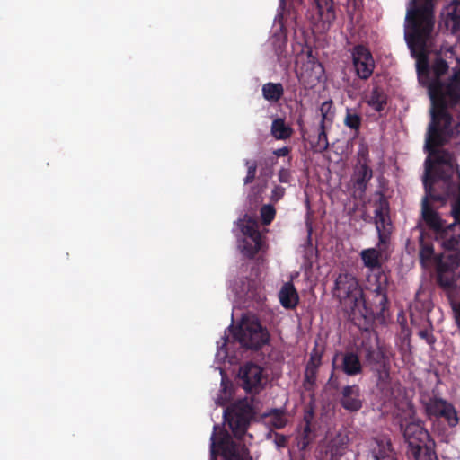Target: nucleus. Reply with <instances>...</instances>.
Returning a JSON list of instances; mask_svg holds the SVG:
<instances>
[{"label":"nucleus","instance_id":"1","mask_svg":"<svg viewBox=\"0 0 460 460\" xmlns=\"http://www.w3.org/2000/svg\"><path fill=\"white\" fill-rule=\"evenodd\" d=\"M406 22L411 32L405 34L411 54L416 58L418 80L428 88L431 100V119L438 123L451 125L453 118L448 107L460 104V67H454L452 74L446 80H430L429 56L426 51L434 27L433 0H412Z\"/></svg>","mask_w":460,"mask_h":460},{"label":"nucleus","instance_id":"2","mask_svg":"<svg viewBox=\"0 0 460 460\" xmlns=\"http://www.w3.org/2000/svg\"><path fill=\"white\" fill-rule=\"evenodd\" d=\"M451 125L430 121L426 133L424 149L429 156L425 161V192L430 194L437 180L448 181L454 174V155L446 149H440L449 141Z\"/></svg>","mask_w":460,"mask_h":460},{"label":"nucleus","instance_id":"3","mask_svg":"<svg viewBox=\"0 0 460 460\" xmlns=\"http://www.w3.org/2000/svg\"><path fill=\"white\" fill-rule=\"evenodd\" d=\"M408 449L409 458L413 460H438L435 452V441L420 420L401 425Z\"/></svg>","mask_w":460,"mask_h":460},{"label":"nucleus","instance_id":"4","mask_svg":"<svg viewBox=\"0 0 460 460\" xmlns=\"http://www.w3.org/2000/svg\"><path fill=\"white\" fill-rule=\"evenodd\" d=\"M360 257L364 265L370 270L367 277L368 288L376 293L378 309L383 313L388 305L387 289L389 279L387 274L382 270V263L380 261L381 252L375 248L365 249L361 252Z\"/></svg>","mask_w":460,"mask_h":460},{"label":"nucleus","instance_id":"5","mask_svg":"<svg viewBox=\"0 0 460 460\" xmlns=\"http://www.w3.org/2000/svg\"><path fill=\"white\" fill-rule=\"evenodd\" d=\"M210 440L211 460L249 459L248 448L244 445L234 441L229 433L218 425L214 426Z\"/></svg>","mask_w":460,"mask_h":460},{"label":"nucleus","instance_id":"6","mask_svg":"<svg viewBox=\"0 0 460 460\" xmlns=\"http://www.w3.org/2000/svg\"><path fill=\"white\" fill-rule=\"evenodd\" d=\"M333 296L352 312L365 306L363 290L355 276L341 272L335 279Z\"/></svg>","mask_w":460,"mask_h":460},{"label":"nucleus","instance_id":"7","mask_svg":"<svg viewBox=\"0 0 460 460\" xmlns=\"http://www.w3.org/2000/svg\"><path fill=\"white\" fill-rule=\"evenodd\" d=\"M423 405L428 419L433 424L442 420L450 429H454L458 425V412L450 402L434 395L429 397Z\"/></svg>","mask_w":460,"mask_h":460},{"label":"nucleus","instance_id":"8","mask_svg":"<svg viewBox=\"0 0 460 460\" xmlns=\"http://www.w3.org/2000/svg\"><path fill=\"white\" fill-rule=\"evenodd\" d=\"M234 337L243 347L250 349H259L270 341V333L258 321H252L240 325L234 332Z\"/></svg>","mask_w":460,"mask_h":460},{"label":"nucleus","instance_id":"9","mask_svg":"<svg viewBox=\"0 0 460 460\" xmlns=\"http://www.w3.org/2000/svg\"><path fill=\"white\" fill-rule=\"evenodd\" d=\"M378 199L375 202V224L378 234L379 246L385 245L389 240L392 230L389 211L390 206L384 193L378 191Z\"/></svg>","mask_w":460,"mask_h":460},{"label":"nucleus","instance_id":"10","mask_svg":"<svg viewBox=\"0 0 460 460\" xmlns=\"http://www.w3.org/2000/svg\"><path fill=\"white\" fill-rule=\"evenodd\" d=\"M238 377L240 386L248 394H259L263 388V368L257 364L245 363L240 367Z\"/></svg>","mask_w":460,"mask_h":460},{"label":"nucleus","instance_id":"11","mask_svg":"<svg viewBox=\"0 0 460 460\" xmlns=\"http://www.w3.org/2000/svg\"><path fill=\"white\" fill-rule=\"evenodd\" d=\"M352 65L356 75L361 80H367L374 73L376 64L369 49L362 44L353 47L351 50Z\"/></svg>","mask_w":460,"mask_h":460},{"label":"nucleus","instance_id":"12","mask_svg":"<svg viewBox=\"0 0 460 460\" xmlns=\"http://www.w3.org/2000/svg\"><path fill=\"white\" fill-rule=\"evenodd\" d=\"M251 410L248 404L241 406L239 403L225 410L224 420L234 437L241 438L245 433L249 425Z\"/></svg>","mask_w":460,"mask_h":460},{"label":"nucleus","instance_id":"13","mask_svg":"<svg viewBox=\"0 0 460 460\" xmlns=\"http://www.w3.org/2000/svg\"><path fill=\"white\" fill-rule=\"evenodd\" d=\"M358 353L370 369H377V367H384L385 364L390 362L382 347L379 346L377 340L374 341L370 339L363 340L358 348Z\"/></svg>","mask_w":460,"mask_h":460},{"label":"nucleus","instance_id":"14","mask_svg":"<svg viewBox=\"0 0 460 460\" xmlns=\"http://www.w3.org/2000/svg\"><path fill=\"white\" fill-rule=\"evenodd\" d=\"M314 412L312 408L306 409L304 412L303 420L298 427L296 435V446L300 451H305L316 438L315 429L313 428Z\"/></svg>","mask_w":460,"mask_h":460},{"label":"nucleus","instance_id":"15","mask_svg":"<svg viewBox=\"0 0 460 460\" xmlns=\"http://www.w3.org/2000/svg\"><path fill=\"white\" fill-rule=\"evenodd\" d=\"M341 362L340 365L336 364L339 354H335L332 358V366L333 370H341L349 376H355L362 373V364L360 362V356L355 352L341 353Z\"/></svg>","mask_w":460,"mask_h":460},{"label":"nucleus","instance_id":"16","mask_svg":"<svg viewBox=\"0 0 460 460\" xmlns=\"http://www.w3.org/2000/svg\"><path fill=\"white\" fill-rule=\"evenodd\" d=\"M368 447L370 460H397L391 440L385 437L373 438Z\"/></svg>","mask_w":460,"mask_h":460},{"label":"nucleus","instance_id":"17","mask_svg":"<svg viewBox=\"0 0 460 460\" xmlns=\"http://www.w3.org/2000/svg\"><path fill=\"white\" fill-rule=\"evenodd\" d=\"M361 390L358 385H345L339 400L341 407L349 412H358L363 406Z\"/></svg>","mask_w":460,"mask_h":460},{"label":"nucleus","instance_id":"18","mask_svg":"<svg viewBox=\"0 0 460 460\" xmlns=\"http://www.w3.org/2000/svg\"><path fill=\"white\" fill-rule=\"evenodd\" d=\"M429 199H431L436 201H439L442 199L440 195L433 194L432 190H430V194L426 192V196L422 200V208L421 214L422 219L426 223V225L433 229V230H440L442 228L441 219L438 214L430 206Z\"/></svg>","mask_w":460,"mask_h":460},{"label":"nucleus","instance_id":"19","mask_svg":"<svg viewBox=\"0 0 460 460\" xmlns=\"http://www.w3.org/2000/svg\"><path fill=\"white\" fill-rule=\"evenodd\" d=\"M458 265L455 261H440L438 265L437 281L444 288H454L457 286L455 270Z\"/></svg>","mask_w":460,"mask_h":460},{"label":"nucleus","instance_id":"20","mask_svg":"<svg viewBox=\"0 0 460 460\" xmlns=\"http://www.w3.org/2000/svg\"><path fill=\"white\" fill-rule=\"evenodd\" d=\"M293 4H301L302 0H291ZM315 4V7L317 9V14L319 16L320 21L323 23L331 25V23L335 20V11L333 6V0H314ZM286 0H280V4L285 5Z\"/></svg>","mask_w":460,"mask_h":460},{"label":"nucleus","instance_id":"21","mask_svg":"<svg viewBox=\"0 0 460 460\" xmlns=\"http://www.w3.org/2000/svg\"><path fill=\"white\" fill-rule=\"evenodd\" d=\"M372 177L373 170L369 164H367L366 163H364V164H356L351 181L354 188H356V190H358L361 194H364Z\"/></svg>","mask_w":460,"mask_h":460},{"label":"nucleus","instance_id":"22","mask_svg":"<svg viewBox=\"0 0 460 460\" xmlns=\"http://www.w3.org/2000/svg\"><path fill=\"white\" fill-rule=\"evenodd\" d=\"M387 94L380 86H374L371 92L365 95L364 102L367 103L374 111L381 112L387 104Z\"/></svg>","mask_w":460,"mask_h":460},{"label":"nucleus","instance_id":"23","mask_svg":"<svg viewBox=\"0 0 460 460\" xmlns=\"http://www.w3.org/2000/svg\"><path fill=\"white\" fill-rule=\"evenodd\" d=\"M279 298L284 308L294 309L299 301V296L294 284L291 282L285 283L279 293Z\"/></svg>","mask_w":460,"mask_h":460},{"label":"nucleus","instance_id":"24","mask_svg":"<svg viewBox=\"0 0 460 460\" xmlns=\"http://www.w3.org/2000/svg\"><path fill=\"white\" fill-rule=\"evenodd\" d=\"M445 22L453 33L460 30V0H455L447 6Z\"/></svg>","mask_w":460,"mask_h":460},{"label":"nucleus","instance_id":"25","mask_svg":"<svg viewBox=\"0 0 460 460\" xmlns=\"http://www.w3.org/2000/svg\"><path fill=\"white\" fill-rule=\"evenodd\" d=\"M429 65L430 80L442 81L441 77L447 74L449 70L447 61L440 54H437L431 62L429 61Z\"/></svg>","mask_w":460,"mask_h":460},{"label":"nucleus","instance_id":"26","mask_svg":"<svg viewBox=\"0 0 460 460\" xmlns=\"http://www.w3.org/2000/svg\"><path fill=\"white\" fill-rule=\"evenodd\" d=\"M270 134L277 140H286L292 136L293 128L286 124L285 119L277 118L271 123Z\"/></svg>","mask_w":460,"mask_h":460},{"label":"nucleus","instance_id":"27","mask_svg":"<svg viewBox=\"0 0 460 460\" xmlns=\"http://www.w3.org/2000/svg\"><path fill=\"white\" fill-rule=\"evenodd\" d=\"M348 441L349 439L346 436L338 434L329 442L328 451L331 460H339L345 454Z\"/></svg>","mask_w":460,"mask_h":460},{"label":"nucleus","instance_id":"28","mask_svg":"<svg viewBox=\"0 0 460 460\" xmlns=\"http://www.w3.org/2000/svg\"><path fill=\"white\" fill-rule=\"evenodd\" d=\"M261 93L266 101L276 103L282 98L284 87L280 83L269 82L262 85Z\"/></svg>","mask_w":460,"mask_h":460},{"label":"nucleus","instance_id":"29","mask_svg":"<svg viewBox=\"0 0 460 460\" xmlns=\"http://www.w3.org/2000/svg\"><path fill=\"white\" fill-rule=\"evenodd\" d=\"M376 377V386L380 390L388 389L391 382L390 376V362L385 364L384 367H377V369H371Z\"/></svg>","mask_w":460,"mask_h":460},{"label":"nucleus","instance_id":"30","mask_svg":"<svg viewBox=\"0 0 460 460\" xmlns=\"http://www.w3.org/2000/svg\"><path fill=\"white\" fill-rule=\"evenodd\" d=\"M261 240L251 241L250 238H243L239 244L241 252L247 258L252 259L261 248Z\"/></svg>","mask_w":460,"mask_h":460},{"label":"nucleus","instance_id":"31","mask_svg":"<svg viewBox=\"0 0 460 460\" xmlns=\"http://www.w3.org/2000/svg\"><path fill=\"white\" fill-rule=\"evenodd\" d=\"M343 123L358 135L361 127L362 118L356 111L347 108Z\"/></svg>","mask_w":460,"mask_h":460},{"label":"nucleus","instance_id":"32","mask_svg":"<svg viewBox=\"0 0 460 460\" xmlns=\"http://www.w3.org/2000/svg\"><path fill=\"white\" fill-rule=\"evenodd\" d=\"M265 416L269 418L270 424L275 429H280L287 425L288 420L284 410L271 409Z\"/></svg>","mask_w":460,"mask_h":460},{"label":"nucleus","instance_id":"33","mask_svg":"<svg viewBox=\"0 0 460 460\" xmlns=\"http://www.w3.org/2000/svg\"><path fill=\"white\" fill-rule=\"evenodd\" d=\"M241 232L244 238H250L251 241L261 240V234L255 221L247 220L241 225Z\"/></svg>","mask_w":460,"mask_h":460},{"label":"nucleus","instance_id":"34","mask_svg":"<svg viewBox=\"0 0 460 460\" xmlns=\"http://www.w3.org/2000/svg\"><path fill=\"white\" fill-rule=\"evenodd\" d=\"M312 146L314 150L319 153H323L329 148L326 124H323V122H320L317 141Z\"/></svg>","mask_w":460,"mask_h":460},{"label":"nucleus","instance_id":"35","mask_svg":"<svg viewBox=\"0 0 460 460\" xmlns=\"http://www.w3.org/2000/svg\"><path fill=\"white\" fill-rule=\"evenodd\" d=\"M320 112L322 116L320 122H323V124L329 122L332 124L334 116V112L332 111V101L323 102L320 107Z\"/></svg>","mask_w":460,"mask_h":460},{"label":"nucleus","instance_id":"36","mask_svg":"<svg viewBox=\"0 0 460 460\" xmlns=\"http://www.w3.org/2000/svg\"><path fill=\"white\" fill-rule=\"evenodd\" d=\"M261 218L263 225L268 226L270 225L276 215V210L273 206L271 205H263L261 208Z\"/></svg>","mask_w":460,"mask_h":460},{"label":"nucleus","instance_id":"37","mask_svg":"<svg viewBox=\"0 0 460 460\" xmlns=\"http://www.w3.org/2000/svg\"><path fill=\"white\" fill-rule=\"evenodd\" d=\"M244 164L247 166V174L243 179V182L245 185L252 183L255 178L257 173V162L245 160Z\"/></svg>","mask_w":460,"mask_h":460},{"label":"nucleus","instance_id":"38","mask_svg":"<svg viewBox=\"0 0 460 460\" xmlns=\"http://www.w3.org/2000/svg\"><path fill=\"white\" fill-rule=\"evenodd\" d=\"M322 357L323 352L319 351L317 348L314 347L310 354V358L306 363V366L319 368L322 364Z\"/></svg>","mask_w":460,"mask_h":460},{"label":"nucleus","instance_id":"39","mask_svg":"<svg viewBox=\"0 0 460 460\" xmlns=\"http://www.w3.org/2000/svg\"><path fill=\"white\" fill-rule=\"evenodd\" d=\"M318 368L305 366V381L309 385H314L317 379Z\"/></svg>","mask_w":460,"mask_h":460},{"label":"nucleus","instance_id":"40","mask_svg":"<svg viewBox=\"0 0 460 460\" xmlns=\"http://www.w3.org/2000/svg\"><path fill=\"white\" fill-rule=\"evenodd\" d=\"M418 335L420 339L425 340L429 345H433L436 342V338L433 335L431 329H421L419 331Z\"/></svg>","mask_w":460,"mask_h":460},{"label":"nucleus","instance_id":"41","mask_svg":"<svg viewBox=\"0 0 460 460\" xmlns=\"http://www.w3.org/2000/svg\"><path fill=\"white\" fill-rule=\"evenodd\" d=\"M364 163L367 164L369 163V152L367 146H361L358 151L357 164H364Z\"/></svg>","mask_w":460,"mask_h":460},{"label":"nucleus","instance_id":"42","mask_svg":"<svg viewBox=\"0 0 460 460\" xmlns=\"http://www.w3.org/2000/svg\"><path fill=\"white\" fill-rule=\"evenodd\" d=\"M433 247L430 244H422L420 250V258L421 261H429L433 255Z\"/></svg>","mask_w":460,"mask_h":460},{"label":"nucleus","instance_id":"43","mask_svg":"<svg viewBox=\"0 0 460 460\" xmlns=\"http://www.w3.org/2000/svg\"><path fill=\"white\" fill-rule=\"evenodd\" d=\"M279 181L282 183H289L291 180V172L287 168H281L278 173Z\"/></svg>","mask_w":460,"mask_h":460},{"label":"nucleus","instance_id":"44","mask_svg":"<svg viewBox=\"0 0 460 460\" xmlns=\"http://www.w3.org/2000/svg\"><path fill=\"white\" fill-rule=\"evenodd\" d=\"M284 194H285V189L283 187L275 186L274 189L272 190L271 199L276 202V201L279 200L280 199H282Z\"/></svg>","mask_w":460,"mask_h":460},{"label":"nucleus","instance_id":"45","mask_svg":"<svg viewBox=\"0 0 460 460\" xmlns=\"http://www.w3.org/2000/svg\"><path fill=\"white\" fill-rule=\"evenodd\" d=\"M452 309L455 315L456 323L459 329L460 334V300L452 304Z\"/></svg>","mask_w":460,"mask_h":460},{"label":"nucleus","instance_id":"46","mask_svg":"<svg viewBox=\"0 0 460 460\" xmlns=\"http://www.w3.org/2000/svg\"><path fill=\"white\" fill-rule=\"evenodd\" d=\"M451 214L455 223L460 226V205L458 206V203H452Z\"/></svg>","mask_w":460,"mask_h":460},{"label":"nucleus","instance_id":"47","mask_svg":"<svg viewBox=\"0 0 460 460\" xmlns=\"http://www.w3.org/2000/svg\"><path fill=\"white\" fill-rule=\"evenodd\" d=\"M448 246L449 248H451L452 250H455L456 252H460V234L456 235V236H453L449 241H448Z\"/></svg>","mask_w":460,"mask_h":460},{"label":"nucleus","instance_id":"48","mask_svg":"<svg viewBox=\"0 0 460 460\" xmlns=\"http://www.w3.org/2000/svg\"><path fill=\"white\" fill-rule=\"evenodd\" d=\"M288 438L285 435L276 433L275 444L278 447H285L287 446Z\"/></svg>","mask_w":460,"mask_h":460},{"label":"nucleus","instance_id":"49","mask_svg":"<svg viewBox=\"0 0 460 460\" xmlns=\"http://www.w3.org/2000/svg\"><path fill=\"white\" fill-rule=\"evenodd\" d=\"M328 385H330V387H332V389H335V390H338L339 387H340L339 379L335 376L333 369H332V374L330 376V378L328 380Z\"/></svg>","mask_w":460,"mask_h":460},{"label":"nucleus","instance_id":"50","mask_svg":"<svg viewBox=\"0 0 460 460\" xmlns=\"http://www.w3.org/2000/svg\"><path fill=\"white\" fill-rule=\"evenodd\" d=\"M291 149L288 146H283L273 151L277 157H284L289 155Z\"/></svg>","mask_w":460,"mask_h":460},{"label":"nucleus","instance_id":"51","mask_svg":"<svg viewBox=\"0 0 460 460\" xmlns=\"http://www.w3.org/2000/svg\"><path fill=\"white\" fill-rule=\"evenodd\" d=\"M275 163H276V160L274 159V157H270L266 161V164H270V165L274 164Z\"/></svg>","mask_w":460,"mask_h":460},{"label":"nucleus","instance_id":"52","mask_svg":"<svg viewBox=\"0 0 460 460\" xmlns=\"http://www.w3.org/2000/svg\"><path fill=\"white\" fill-rule=\"evenodd\" d=\"M316 68H318V69H319V72H320V73H322V72L323 71V66H322V65H321L320 63H318V64L316 65Z\"/></svg>","mask_w":460,"mask_h":460}]
</instances>
